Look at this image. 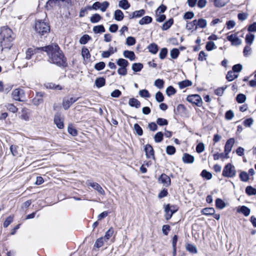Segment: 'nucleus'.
Instances as JSON below:
<instances>
[{
	"label": "nucleus",
	"instance_id": "25",
	"mask_svg": "<svg viewBox=\"0 0 256 256\" xmlns=\"http://www.w3.org/2000/svg\"><path fill=\"white\" fill-rule=\"evenodd\" d=\"M216 206L218 208L222 210L226 207V204L221 198H218L216 200Z\"/></svg>",
	"mask_w": 256,
	"mask_h": 256
},
{
	"label": "nucleus",
	"instance_id": "29",
	"mask_svg": "<svg viewBox=\"0 0 256 256\" xmlns=\"http://www.w3.org/2000/svg\"><path fill=\"white\" fill-rule=\"evenodd\" d=\"M152 18L149 16H146L141 18L139 21V24L141 25L148 24L152 22Z\"/></svg>",
	"mask_w": 256,
	"mask_h": 256
},
{
	"label": "nucleus",
	"instance_id": "58",
	"mask_svg": "<svg viewBox=\"0 0 256 256\" xmlns=\"http://www.w3.org/2000/svg\"><path fill=\"white\" fill-rule=\"evenodd\" d=\"M156 100L158 102H161L164 100V96L160 92H158L156 94Z\"/></svg>",
	"mask_w": 256,
	"mask_h": 256
},
{
	"label": "nucleus",
	"instance_id": "34",
	"mask_svg": "<svg viewBox=\"0 0 256 256\" xmlns=\"http://www.w3.org/2000/svg\"><path fill=\"white\" fill-rule=\"evenodd\" d=\"M118 6L124 10H127L130 7V4L127 0H122L119 2Z\"/></svg>",
	"mask_w": 256,
	"mask_h": 256
},
{
	"label": "nucleus",
	"instance_id": "54",
	"mask_svg": "<svg viewBox=\"0 0 256 256\" xmlns=\"http://www.w3.org/2000/svg\"><path fill=\"white\" fill-rule=\"evenodd\" d=\"M104 242H106L104 238H103V237H101L96 240L94 246L98 248H100L103 246Z\"/></svg>",
	"mask_w": 256,
	"mask_h": 256
},
{
	"label": "nucleus",
	"instance_id": "60",
	"mask_svg": "<svg viewBox=\"0 0 256 256\" xmlns=\"http://www.w3.org/2000/svg\"><path fill=\"white\" fill-rule=\"evenodd\" d=\"M156 124L160 126H166L168 124V122L165 118H158L156 120Z\"/></svg>",
	"mask_w": 256,
	"mask_h": 256
},
{
	"label": "nucleus",
	"instance_id": "57",
	"mask_svg": "<svg viewBox=\"0 0 256 256\" xmlns=\"http://www.w3.org/2000/svg\"><path fill=\"white\" fill-rule=\"evenodd\" d=\"M206 48L207 50L210 51L216 48V46H215L214 43V42L210 41L206 43Z\"/></svg>",
	"mask_w": 256,
	"mask_h": 256
},
{
	"label": "nucleus",
	"instance_id": "42",
	"mask_svg": "<svg viewBox=\"0 0 256 256\" xmlns=\"http://www.w3.org/2000/svg\"><path fill=\"white\" fill-rule=\"evenodd\" d=\"M227 87V86H225L222 87L218 88L215 90L214 94L218 96H222Z\"/></svg>",
	"mask_w": 256,
	"mask_h": 256
},
{
	"label": "nucleus",
	"instance_id": "44",
	"mask_svg": "<svg viewBox=\"0 0 256 256\" xmlns=\"http://www.w3.org/2000/svg\"><path fill=\"white\" fill-rule=\"evenodd\" d=\"M91 37L88 34H84L80 38V43L82 44H85L88 40H91Z\"/></svg>",
	"mask_w": 256,
	"mask_h": 256
},
{
	"label": "nucleus",
	"instance_id": "2",
	"mask_svg": "<svg viewBox=\"0 0 256 256\" xmlns=\"http://www.w3.org/2000/svg\"><path fill=\"white\" fill-rule=\"evenodd\" d=\"M14 38V33H0V43L4 48H10L11 42Z\"/></svg>",
	"mask_w": 256,
	"mask_h": 256
},
{
	"label": "nucleus",
	"instance_id": "51",
	"mask_svg": "<svg viewBox=\"0 0 256 256\" xmlns=\"http://www.w3.org/2000/svg\"><path fill=\"white\" fill-rule=\"evenodd\" d=\"M58 0H48L46 4V7L48 10L51 9L58 2Z\"/></svg>",
	"mask_w": 256,
	"mask_h": 256
},
{
	"label": "nucleus",
	"instance_id": "64",
	"mask_svg": "<svg viewBox=\"0 0 256 256\" xmlns=\"http://www.w3.org/2000/svg\"><path fill=\"white\" fill-rule=\"evenodd\" d=\"M204 150V145L202 142L198 144L196 146V151L198 153H201Z\"/></svg>",
	"mask_w": 256,
	"mask_h": 256
},
{
	"label": "nucleus",
	"instance_id": "7",
	"mask_svg": "<svg viewBox=\"0 0 256 256\" xmlns=\"http://www.w3.org/2000/svg\"><path fill=\"white\" fill-rule=\"evenodd\" d=\"M206 24L207 22L206 20L200 18L198 20H193L192 22L188 24L186 26L189 28H191V26H196V28L198 27L204 28L206 26Z\"/></svg>",
	"mask_w": 256,
	"mask_h": 256
},
{
	"label": "nucleus",
	"instance_id": "46",
	"mask_svg": "<svg viewBox=\"0 0 256 256\" xmlns=\"http://www.w3.org/2000/svg\"><path fill=\"white\" fill-rule=\"evenodd\" d=\"M113 234H114V229L112 228H110L106 232L104 236L103 237V238H104V240L106 242L108 240H109L110 238L112 236Z\"/></svg>",
	"mask_w": 256,
	"mask_h": 256
},
{
	"label": "nucleus",
	"instance_id": "61",
	"mask_svg": "<svg viewBox=\"0 0 256 256\" xmlns=\"http://www.w3.org/2000/svg\"><path fill=\"white\" fill-rule=\"evenodd\" d=\"M6 107L9 111H10L13 113H15V112H17V111L18 110V108L16 106H14L13 104H8L6 106Z\"/></svg>",
	"mask_w": 256,
	"mask_h": 256
},
{
	"label": "nucleus",
	"instance_id": "11",
	"mask_svg": "<svg viewBox=\"0 0 256 256\" xmlns=\"http://www.w3.org/2000/svg\"><path fill=\"white\" fill-rule=\"evenodd\" d=\"M86 184L88 186H90L94 189L97 190L100 194L103 196L105 194L104 190L98 183L88 180Z\"/></svg>",
	"mask_w": 256,
	"mask_h": 256
},
{
	"label": "nucleus",
	"instance_id": "41",
	"mask_svg": "<svg viewBox=\"0 0 256 256\" xmlns=\"http://www.w3.org/2000/svg\"><path fill=\"white\" fill-rule=\"evenodd\" d=\"M174 20L172 18L169 19L167 22H164L162 26V30H167L170 26L172 24Z\"/></svg>",
	"mask_w": 256,
	"mask_h": 256
},
{
	"label": "nucleus",
	"instance_id": "13",
	"mask_svg": "<svg viewBox=\"0 0 256 256\" xmlns=\"http://www.w3.org/2000/svg\"><path fill=\"white\" fill-rule=\"evenodd\" d=\"M54 122L58 128L62 129L64 128V119L61 117L60 114L56 113L54 115Z\"/></svg>",
	"mask_w": 256,
	"mask_h": 256
},
{
	"label": "nucleus",
	"instance_id": "17",
	"mask_svg": "<svg viewBox=\"0 0 256 256\" xmlns=\"http://www.w3.org/2000/svg\"><path fill=\"white\" fill-rule=\"evenodd\" d=\"M227 38L229 41L231 42L232 45L238 46L241 43L240 40L238 38L235 34L228 36Z\"/></svg>",
	"mask_w": 256,
	"mask_h": 256
},
{
	"label": "nucleus",
	"instance_id": "1",
	"mask_svg": "<svg viewBox=\"0 0 256 256\" xmlns=\"http://www.w3.org/2000/svg\"><path fill=\"white\" fill-rule=\"evenodd\" d=\"M42 51L46 52L48 56V61L58 66L66 67L67 66L66 58L62 50L56 44L42 47Z\"/></svg>",
	"mask_w": 256,
	"mask_h": 256
},
{
	"label": "nucleus",
	"instance_id": "39",
	"mask_svg": "<svg viewBox=\"0 0 256 256\" xmlns=\"http://www.w3.org/2000/svg\"><path fill=\"white\" fill-rule=\"evenodd\" d=\"M254 38V36L252 33H248L246 36V42L248 44H252Z\"/></svg>",
	"mask_w": 256,
	"mask_h": 256
},
{
	"label": "nucleus",
	"instance_id": "33",
	"mask_svg": "<svg viewBox=\"0 0 256 256\" xmlns=\"http://www.w3.org/2000/svg\"><path fill=\"white\" fill-rule=\"evenodd\" d=\"M239 176L240 180L244 182H248L250 179L248 174L244 171L241 172Z\"/></svg>",
	"mask_w": 256,
	"mask_h": 256
},
{
	"label": "nucleus",
	"instance_id": "24",
	"mask_svg": "<svg viewBox=\"0 0 256 256\" xmlns=\"http://www.w3.org/2000/svg\"><path fill=\"white\" fill-rule=\"evenodd\" d=\"M106 80L104 78H97L95 80V84L96 87L100 88L105 85Z\"/></svg>",
	"mask_w": 256,
	"mask_h": 256
},
{
	"label": "nucleus",
	"instance_id": "16",
	"mask_svg": "<svg viewBox=\"0 0 256 256\" xmlns=\"http://www.w3.org/2000/svg\"><path fill=\"white\" fill-rule=\"evenodd\" d=\"M44 96V92H40L36 93V97L33 100L34 104L35 105H38L43 102L42 98Z\"/></svg>",
	"mask_w": 256,
	"mask_h": 256
},
{
	"label": "nucleus",
	"instance_id": "43",
	"mask_svg": "<svg viewBox=\"0 0 256 256\" xmlns=\"http://www.w3.org/2000/svg\"><path fill=\"white\" fill-rule=\"evenodd\" d=\"M180 51L178 48H174L172 49L170 52V55L172 58L176 59L178 56Z\"/></svg>",
	"mask_w": 256,
	"mask_h": 256
},
{
	"label": "nucleus",
	"instance_id": "8",
	"mask_svg": "<svg viewBox=\"0 0 256 256\" xmlns=\"http://www.w3.org/2000/svg\"><path fill=\"white\" fill-rule=\"evenodd\" d=\"M186 100L188 102L195 104L198 106L202 105V100L198 94L190 95L187 97Z\"/></svg>",
	"mask_w": 256,
	"mask_h": 256
},
{
	"label": "nucleus",
	"instance_id": "53",
	"mask_svg": "<svg viewBox=\"0 0 256 256\" xmlns=\"http://www.w3.org/2000/svg\"><path fill=\"white\" fill-rule=\"evenodd\" d=\"M168 49L166 48H162L161 49L160 52L159 54V56L161 60H163L167 56L168 54Z\"/></svg>",
	"mask_w": 256,
	"mask_h": 256
},
{
	"label": "nucleus",
	"instance_id": "15",
	"mask_svg": "<svg viewBox=\"0 0 256 256\" xmlns=\"http://www.w3.org/2000/svg\"><path fill=\"white\" fill-rule=\"evenodd\" d=\"M42 47L36 48H28L26 51V58L27 60H30L32 58V55H34L36 52H38L40 50H42Z\"/></svg>",
	"mask_w": 256,
	"mask_h": 256
},
{
	"label": "nucleus",
	"instance_id": "6",
	"mask_svg": "<svg viewBox=\"0 0 256 256\" xmlns=\"http://www.w3.org/2000/svg\"><path fill=\"white\" fill-rule=\"evenodd\" d=\"M12 96L15 100L24 102L23 98L24 97V90L20 88H16L12 91Z\"/></svg>",
	"mask_w": 256,
	"mask_h": 256
},
{
	"label": "nucleus",
	"instance_id": "38",
	"mask_svg": "<svg viewBox=\"0 0 256 256\" xmlns=\"http://www.w3.org/2000/svg\"><path fill=\"white\" fill-rule=\"evenodd\" d=\"M68 132L72 136L78 135L77 130L74 127L72 124H69L68 128Z\"/></svg>",
	"mask_w": 256,
	"mask_h": 256
},
{
	"label": "nucleus",
	"instance_id": "5",
	"mask_svg": "<svg viewBox=\"0 0 256 256\" xmlns=\"http://www.w3.org/2000/svg\"><path fill=\"white\" fill-rule=\"evenodd\" d=\"M178 210V208L174 205L170 206V204L166 205L164 208L166 212L165 218L166 220L171 218L172 214Z\"/></svg>",
	"mask_w": 256,
	"mask_h": 256
},
{
	"label": "nucleus",
	"instance_id": "23",
	"mask_svg": "<svg viewBox=\"0 0 256 256\" xmlns=\"http://www.w3.org/2000/svg\"><path fill=\"white\" fill-rule=\"evenodd\" d=\"M214 160H218V159L228 158H229L228 154L225 152L222 153H216L213 155Z\"/></svg>",
	"mask_w": 256,
	"mask_h": 256
},
{
	"label": "nucleus",
	"instance_id": "49",
	"mask_svg": "<svg viewBox=\"0 0 256 256\" xmlns=\"http://www.w3.org/2000/svg\"><path fill=\"white\" fill-rule=\"evenodd\" d=\"M176 92V89L172 86H168L166 90V94L168 96L174 95Z\"/></svg>",
	"mask_w": 256,
	"mask_h": 256
},
{
	"label": "nucleus",
	"instance_id": "31",
	"mask_svg": "<svg viewBox=\"0 0 256 256\" xmlns=\"http://www.w3.org/2000/svg\"><path fill=\"white\" fill-rule=\"evenodd\" d=\"M117 64L120 67L126 68L129 64V62L127 60L120 58L117 60Z\"/></svg>",
	"mask_w": 256,
	"mask_h": 256
},
{
	"label": "nucleus",
	"instance_id": "3",
	"mask_svg": "<svg viewBox=\"0 0 256 256\" xmlns=\"http://www.w3.org/2000/svg\"><path fill=\"white\" fill-rule=\"evenodd\" d=\"M236 172L235 167L228 163L224 167L222 174L224 177L233 178L236 176Z\"/></svg>",
	"mask_w": 256,
	"mask_h": 256
},
{
	"label": "nucleus",
	"instance_id": "20",
	"mask_svg": "<svg viewBox=\"0 0 256 256\" xmlns=\"http://www.w3.org/2000/svg\"><path fill=\"white\" fill-rule=\"evenodd\" d=\"M145 14V10H136L132 14H130V18H140L144 16Z\"/></svg>",
	"mask_w": 256,
	"mask_h": 256
},
{
	"label": "nucleus",
	"instance_id": "47",
	"mask_svg": "<svg viewBox=\"0 0 256 256\" xmlns=\"http://www.w3.org/2000/svg\"><path fill=\"white\" fill-rule=\"evenodd\" d=\"M236 102L238 103L242 104L246 100V96L242 94H239L236 97Z\"/></svg>",
	"mask_w": 256,
	"mask_h": 256
},
{
	"label": "nucleus",
	"instance_id": "40",
	"mask_svg": "<svg viewBox=\"0 0 256 256\" xmlns=\"http://www.w3.org/2000/svg\"><path fill=\"white\" fill-rule=\"evenodd\" d=\"M143 68V64L141 63H134L132 65V70L134 72H140Z\"/></svg>",
	"mask_w": 256,
	"mask_h": 256
},
{
	"label": "nucleus",
	"instance_id": "21",
	"mask_svg": "<svg viewBox=\"0 0 256 256\" xmlns=\"http://www.w3.org/2000/svg\"><path fill=\"white\" fill-rule=\"evenodd\" d=\"M128 104L131 107H134L136 108H140V102L135 98H131L129 100Z\"/></svg>",
	"mask_w": 256,
	"mask_h": 256
},
{
	"label": "nucleus",
	"instance_id": "28",
	"mask_svg": "<svg viewBox=\"0 0 256 256\" xmlns=\"http://www.w3.org/2000/svg\"><path fill=\"white\" fill-rule=\"evenodd\" d=\"M238 212L242 213L244 216H247L250 214V209L246 206H242L240 207Z\"/></svg>",
	"mask_w": 256,
	"mask_h": 256
},
{
	"label": "nucleus",
	"instance_id": "19",
	"mask_svg": "<svg viewBox=\"0 0 256 256\" xmlns=\"http://www.w3.org/2000/svg\"><path fill=\"white\" fill-rule=\"evenodd\" d=\"M148 52L152 54H156L158 50V46L155 43H152L148 45L147 47Z\"/></svg>",
	"mask_w": 256,
	"mask_h": 256
},
{
	"label": "nucleus",
	"instance_id": "14",
	"mask_svg": "<svg viewBox=\"0 0 256 256\" xmlns=\"http://www.w3.org/2000/svg\"><path fill=\"white\" fill-rule=\"evenodd\" d=\"M235 140L234 138H229L226 142L224 146V152L228 154L231 152L232 146L234 144Z\"/></svg>",
	"mask_w": 256,
	"mask_h": 256
},
{
	"label": "nucleus",
	"instance_id": "48",
	"mask_svg": "<svg viewBox=\"0 0 256 256\" xmlns=\"http://www.w3.org/2000/svg\"><path fill=\"white\" fill-rule=\"evenodd\" d=\"M186 248L188 251L192 254H196L198 252L196 246L192 244H188L186 245Z\"/></svg>",
	"mask_w": 256,
	"mask_h": 256
},
{
	"label": "nucleus",
	"instance_id": "50",
	"mask_svg": "<svg viewBox=\"0 0 256 256\" xmlns=\"http://www.w3.org/2000/svg\"><path fill=\"white\" fill-rule=\"evenodd\" d=\"M82 54L84 58L88 59L90 58V54L88 50L86 48H83L82 50Z\"/></svg>",
	"mask_w": 256,
	"mask_h": 256
},
{
	"label": "nucleus",
	"instance_id": "10",
	"mask_svg": "<svg viewBox=\"0 0 256 256\" xmlns=\"http://www.w3.org/2000/svg\"><path fill=\"white\" fill-rule=\"evenodd\" d=\"M158 181L166 187L169 186L171 184L170 178L165 174H162L158 178Z\"/></svg>",
	"mask_w": 256,
	"mask_h": 256
},
{
	"label": "nucleus",
	"instance_id": "59",
	"mask_svg": "<svg viewBox=\"0 0 256 256\" xmlns=\"http://www.w3.org/2000/svg\"><path fill=\"white\" fill-rule=\"evenodd\" d=\"M105 66V63L103 62H100L94 65V68L97 70H101L104 68Z\"/></svg>",
	"mask_w": 256,
	"mask_h": 256
},
{
	"label": "nucleus",
	"instance_id": "22",
	"mask_svg": "<svg viewBox=\"0 0 256 256\" xmlns=\"http://www.w3.org/2000/svg\"><path fill=\"white\" fill-rule=\"evenodd\" d=\"M124 56L130 60H134L136 56L134 52L128 50H124L123 53Z\"/></svg>",
	"mask_w": 256,
	"mask_h": 256
},
{
	"label": "nucleus",
	"instance_id": "27",
	"mask_svg": "<svg viewBox=\"0 0 256 256\" xmlns=\"http://www.w3.org/2000/svg\"><path fill=\"white\" fill-rule=\"evenodd\" d=\"M114 18L118 21L122 20L124 16L122 12L120 10H116L114 12Z\"/></svg>",
	"mask_w": 256,
	"mask_h": 256
},
{
	"label": "nucleus",
	"instance_id": "63",
	"mask_svg": "<svg viewBox=\"0 0 256 256\" xmlns=\"http://www.w3.org/2000/svg\"><path fill=\"white\" fill-rule=\"evenodd\" d=\"M139 94L141 97L148 98L150 97V94L146 90H140Z\"/></svg>",
	"mask_w": 256,
	"mask_h": 256
},
{
	"label": "nucleus",
	"instance_id": "56",
	"mask_svg": "<svg viewBox=\"0 0 256 256\" xmlns=\"http://www.w3.org/2000/svg\"><path fill=\"white\" fill-rule=\"evenodd\" d=\"M164 81L162 79H157L154 82V86L160 89L164 87Z\"/></svg>",
	"mask_w": 256,
	"mask_h": 256
},
{
	"label": "nucleus",
	"instance_id": "18",
	"mask_svg": "<svg viewBox=\"0 0 256 256\" xmlns=\"http://www.w3.org/2000/svg\"><path fill=\"white\" fill-rule=\"evenodd\" d=\"M182 160L185 164H192L194 162V158L188 154L185 153L183 154Z\"/></svg>",
	"mask_w": 256,
	"mask_h": 256
},
{
	"label": "nucleus",
	"instance_id": "55",
	"mask_svg": "<svg viewBox=\"0 0 256 256\" xmlns=\"http://www.w3.org/2000/svg\"><path fill=\"white\" fill-rule=\"evenodd\" d=\"M101 19V16L100 14H93L90 17V22L92 23H96L99 22Z\"/></svg>",
	"mask_w": 256,
	"mask_h": 256
},
{
	"label": "nucleus",
	"instance_id": "62",
	"mask_svg": "<svg viewBox=\"0 0 256 256\" xmlns=\"http://www.w3.org/2000/svg\"><path fill=\"white\" fill-rule=\"evenodd\" d=\"M166 154L169 155H172L176 152V148L174 146H168L166 148Z\"/></svg>",
	"mask_w": 256,
	"mask_h": 256
},
{
	"label": "nucleus",
	"instance_id": "36",
	"mask_svg": "<svg viewBox=\"0 0 256 256\" xmlns=\"http://www.w3.org/2000/svg\"><path fill=\"white\" fill-rule=\"evenodd\" d=\"M230 2V0H216L214 5L216 7L221 8Z\"/></svg>",
	"mask_w": 256,
	"mask_h": 256
},
{
	"label": "nucleus",
	"instance_id": "30",
	"mask_svg": "<svg viewBox=\"0 0 256 256\" xmlns=\"http://www.w3.org/2000/svg\"><path fill=\"white\" fill-rule=\"evenodd\" d=\"M246 192L248 196H253L256 194V188L249 186L246 188Z\"/></svg>",
	"mask_w": 256,
	"mask_h": 256
},
{
	"label": "nucleus",
	"instance_id": "35",
	"mask_svg": "<svg viewBox=\"0 0 256 256\" xmlns=\"http://www.w3.org/2000/svg\"><path fill=\"white\" fill-rule=\"evenodd\" d=\"M238 74H235L234 72L230 70L228 72V74L226 76V78L228 81L232 82L238 78Z\"/></svg>",
	"mask_w": 256,
	"mask_h": 256
},
{
	"label": "nucleus",
	"instance_id": "4",
	"mask_svg": "<svg viewBox=\"0 0 256 256\" xmlns=\"http://www.w3.org/2000/svg\"><path fill=\"white\" fill-rule=\"evenodd\" d=\"M35 30L36 32H49L50 26L46 22L37 21L35 24Z\"/></svg>",
	"mask_w": 256,
	"mask_h": 256
},
{
	"label": "nucleus",
	"instance_id": "37",
	"mask_svg": "<svg viewBox=\"0 0 256 256\" xmlns=\"http://www.w3.org/2000/svg\"><path fill=\"white\" fill-rule=\"evenodd\" d=\"M164 134L161 132H158L154 136V140L156 142H160L163 140Z\"/></svg>",
	"mask_w": 256,
	"mask_h": 256
},
{
	"label": "nucleus",
	"instance_id": "45",
	"mask_svg": "<svg viewBox=\"0 0 256 256\" xmlns=\"http://www.w3.org/2000/svg\"><path fill=\"white\" fill-rule=\"evenodd\" d=\"M200 175L202 178H205L208 180H210L212 178V174L206 170H204L202 172Z\"/></svg>",
	"mask_w": 256,
	"mask_h": 256
},
{
	"label": "nucleus",
	"instance_id": "32",
	"mask_svg": "<svg viewBox=\"0 0 256 256\" xmlns=\"http://www.w3.org/2000/svg\"><path fill=\"white\" fill-rule=\"evenodd\" d=\"M192 85V82L188 80L182 81L178 83L180 88L181 89L184 88L188 86H190Z\"/></svg>",
	"mask_w": 256,
	"mask_h": 256
},
{
	"label": "nucleus",
	"instance_id": "9",
	"mask_svg": "<svg viewBox=\"0 0 256 256\" xmlns=\"http://www.w3.org/2000/svg\"><path fill=\"white\" fill-rule=\"evenodd\" d=\"M79 98H64L62 100V106L65 110H68L72 104L76 102Z\"/></svg>",
	"mask_w": 256,
	"mask_h": 256
},
{
	"label": "nucleus",
	"instance_id": "12",
	"mask_svg": "<svg viewBox=\"0 0 256 256\" xmlns=\"http://www.w3.org/2000/svg\"><path fill=\"white\" fill-rule=\"evenodd\" d=\"M144 150L147 158H152L153 160H155L154 150L152 146L150 144H146L144 146Z\"/></svg>",
	"mask_w": 256,
	"mask_h": 256
},
{
	"label": "nucleus",
	"instance_id": "52",
	"mask_svg": "<svg viewBox=\"0 0 256 256\" xmlns=\"http://www.w3.org/2000/svg\"><path fill=\"white\" fill-rule=\"evenodd\" d=\"M134 130H135L136 133L139 136H141L143 134V130L142 128L139 126L138 124H135L134 126Z\"/></svg>",
	"mask_w": 256,
	"mask_h": 256
},
{
	"label": "nucleus",
	"instance_id": "26",
	"mask_svg": "<svg viewBox=\"0 0 256 256\" xmlns=\"http://www.w3.org/2000/svg\"><path fill=\"white\" fill-rule=\"evenodd\" d=\"M202 212L204 215L212 216L215 212V210L213 208H206L202 210Z\"/></svg>",
	"mask_w": 256,
	"mask_h": 256
}]
</instances>
